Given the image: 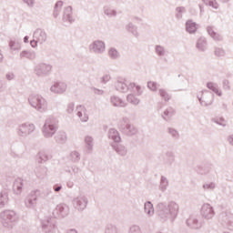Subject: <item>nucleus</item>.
Wrapping results in <instances>:
<instances>
[{"mask_svg": "<svg viewBox=\"0 0 233 233\" xmlns=\"http://www.w3.org/2000/svg\"><path fill=\"white\" fill-rule=\"evenodd\" d=\"M176 17L177 19H181V17H183V12H185V7L180 6V7H177L176 8Z\"/></svg>", "mask_w": 233, "mask_h": 233, "instance_id": "53", "label": "nucleus"}, {"mask_svg": "<svg viewBox=\"0 0 233 233\" xmlns=\"http://www.w3.org/2000/svg\"><path fill=\"white\" fill-rule=\"evenodd\" d=\"M129 233H141V228H139V226H132L129 228Z\"/></svg>", "mask_w": 233, "mask_h": 233, "instance_id": "56", "label": "nucleus"}, {"mask_svg": "<svg viewBox=\"0 0 233 233\" xmlns=\"http://www.w3.org/2000/svg\"><path fill=\"white\" fill-rule=\"evenodd\" d=\"M212 122L216 123V125H219L220 127H227V120L223 117L217 116L215 118H212Z\"/></svg>", "mask_w": 233, "mask_h": 233, "instance_id": "46", "label": "nucleus"}, {"mask_svg": "<svg viewBox=\"0 0 233 233\" xmlns=\"http://www.w3.org/2000/svg\"><path fill=\"white\" fill-rule=\"evenodd\" d=\"M9 47L11 50H21V45H19V43L14 41V40H10L9 41Z\"/></svg>", "mask_w": 233, "mask_h": 233, "instance_id": "49", "label": "nucleus"}, {"mask_svg": "<svg viewBox=\"0 0 233 233\" xmlns=\"http://www.w3.org/2000/svg\"><path fill=\"white\" fill-rule=\"evenodd\" d=\"M207 32L208 35H210V37H212V39H214L215 41H221L222 39L221 35H219V34L214 31V28L212 26L208 25L207 27Z\"/></svg>", "mask_w": 233, "mask_h": 233, "instance_id": "35", "label": "nucleus"}, {"mask_svg": "<svg viewBox=\"0 0 233 233\" xmlns=\"http://www.w3.org/2000/svg\"><path fill=\"white\" fill-rule=\"evenodd\" d=\"M108 137L112 139L113 143H121V135L116 128H110L108 130Z\"/></svg>", "mask_w": 233, "mask_h": 233, "instance_id": "24", "label": "nucleus"}, {"mask_svg": "<svg viewBox=\"0 0 233 233\" xmlns=\"http://www.w3.org/2000/svg\"><path fill=\"white\" fill-rule=\"evenodd\" d=\"M126 30H127V32H130L135 37H139V33L137 32V26H136L134 24L129 23L126 26Z\"/></svg>", "mask_w": 233, "mask_h": 233, "instance_id": "38", "label": "nucleus"}, {"mask_svg": "<svg viewBox=\"0 0 233 233\" xmlns=\"http://www.w3.org/2000/svg\"><path fill=\"white\" fill-rule=\"evenodd\" d=\"M112 79V76H110L109 74L104 75L102 77H100L101 83H104V85H106L107 81H110Z\"/></svg>", "mask_w": 233, "mask_h": 233, "instance_id": "55", "label": "nucleus"}, {"mask_svg": "<svg viewBox=\"0 0 233 233\" xmlns=\"http://www.w3.org/2000/svg\"><path fill=\"white\" fill-rule=\"evenodd\" d=\"M88 205V198L85 195H81L73 199V207L78 210V212H83L86 206Z\"/></svg>", "mask_w": 233, "mask_h": 233, "instance_id": "12", "label": "nucleus"}, {"mask_svg": "<svg viewBox=\"0 0 233 233\" xmlns=\"http://www.w3.org/2000/svg\"><path fill=\"white\" fill-rule=\"evenodd\" d=\"M214 188H216V183L214 182L203 185L204 190H214Z\"/></svg>", "mask_w": 233, "mask_h": 233, "instance_id": "54", "label": "nucleus"}, {"mask_svg": "<svg viewBox=\"0 0 233 233\" xmlns=\"http://www.w3.org/2000/svg\"><path fill=\"white\" fill-rule=\"evenodd\" d=\"M224 90H230V82L227 79H224L222 82Z\"/></svg>", "mask_w": 233, "mask_h": 233, "instance_id": "57", "label": "nucleus"}, {"mask_svg": "<svg viewBox=\"0 0 233 233\" xmlns=\"http://www.w3.org/2000/svg\"><path fill=\"white\" fill-rule=\"evenodd\" d=\"M52 65L46 63H38L34 67V74L36 77H48L52 74Z\"/></svg>", "mask_w": 233, "mask_h": 233, "instance_id": "8", "label": "nucleus"}, {"mask_svg": "<svg viewBox=\"0 0 233 233\" xmlns=\"http://www.w3.org/2000/svg\"><path fill=\"white\" fill-rule=\"evenodd\" d=\"M167 132L171 135L173 139H179V132H177L174 127H168Z\"/></svg>", "mask_w": 233, "mask_h": 233, "instance_id": "48", "label": "nucleus"}, {"mask_svg": "<svg viewBox=\"0 0 233 233\" xmlns=\"http://www.w3.org/2000/svg\"><path fill=\"white\" fill-rule=\"evenodd\" d=\"M20 57L23 59V57H25V59H29L30 61H34L35 57H37V55L35 51H26L24 50L20 53Z\"/></svg>", "mask_w": 233, "mask_h": 233, "instance_id": "31", "label": "nucleus"}, {"mask_svg": "<svg viewBox=\"0 0 233 233\" xmlns=\"http://www.w3.org/2000/svg\"><path fill=\"white\" fill-rule=\"evenodd\" d=\"M115 88L117 92H122L123 94H127V92H133L137 96H141L143 94L140 86L136 85V83H128L127 78L121 76L116 78Z\"/></svg>", "mask_w": 233, "mask_h": 233, "instance_id": "3", "label": "nucleus"}, {"mask_svg": "<svg viewBox=\"0 0 233 233\" xmlns=\"http://www.w3.org/2000/svg\"><path fill=\"white\" fill-rule=\"evenodd\" d=\"M108 57L112 59V61H117L121 57V54L116 47H110L107 51Z\"/></svg>", "mask_w": 233, "mask_h": 233, "instance_id": "30", "label": "nucleus"}, {"mask_svg": "<svg viewBox=\"0 0 233 233\" xmlns=\"http://www.w3.org/2000/svg\"><path fill=\"white\" fill-rule=\"evenodd\" d=\"M55 139L56 143H60L61 145L66 143V139H67L66 133L65 131L58 132L56 135Z\"/></svg>", "mask_w": 233, "mask_h": 233, "instance_id": "36", "label": "nucleus"}, {"mask_svg": "<svg viewBox=\"0 0 233 233\" xmlns=\"http://www.w3.org/2000/svg\"><path fill=\"white\" fill-rule=\"evenodd\" d=\"M93 90H94V94H96V96H103V94H105V91L96 87H94Z\"/></svg>", "mask_w": 233, "mask_h": 233, "instance_id": "63", "label": "nucleus"}, {"mask_svg": "<svg viewBox=\"0 0 233 233\" xmlns=\"http://www.w3.org/2000/svg\"><path fill=\"white\" fill-rule=\"evenodd\" d=\"M73 14V8L71 5L65 7L62 21H64V23H69V25H72V23L76 21V19H74Z\"/></svg>", "mask_w": 233, "mask_h": 233, "instance_id": "18", "label": "nucleus"}, {"mask_svg": "<svg viewBox=\"0 0 233 233\" xmlns=\"http://www.w3.org/2000/svg\"><path fill=\"white\" fill-rule=\"evenodd\" d=\"M158 96H160L161 99L165 101L166 103H168L170 99H172V96L167 92V89L165 88H160L158 89Z\"/></svg>", "mask_w": 233, "mask_h": 233, "instance_id": "34", "label": "nucleus"}, {"mask_svg": "<svg viewBox=\"0 0 233 233\" xmlns=\"http://www.w3.org/2000/svg\"><path fill=\"white\" fill-rule=\"evenodd\" d=\"M69 159L73 163H77L81 159V154H79L77 151H73L70 153Z\"/></svg>", "mask_w": 233, "mask_h": 233, "instance_id": "45", "label": "nucleus"}, {"mask_svg": "<svg viewBox=\"0 0 233 233\" xmlns=\"http://www.w3.org/2000/svg\"><path fill=\"white\" fill-rule=\"evenodd\" d=\"M207 88H208V90H211V92H214V94H216L219 97H221V96H223V93L221 91H219V88L218 87V84H216V83L208 82Z\"/></svg>", "mask_w": 233, "mask_h": 233, "instance_id": "32", "label": "nucleus"}, {"mask_svg": "<svg viewBox=\"0 0 233 233\" xmlns=\"http://www.w3.org/2000/svg\"><path fill=\"white\" fill-rule=\"evenodd\" d=\"M157 86H159V85L157 84V82H154V81L147 82V88H149L151 92H157Z\"/></svg>", "mask_w": 233, "mask_h": 233, "instance_id": "50", "label": "nucleus"}, {"mask_svg": "<svg viewBox=\"0 0 233 233\" xmlns=\"http://www.w3.org/2000/svg\"><path fill=\"white\" fill-rule=\"evenodd\" d=\"M24 186H25V184L23 182V178H21V177L16 178L13 184L14 194H15L16 196H19L21 194V192H23Z\"/></svg>", "mask_w": 233, "mask_h": 233, "instance_id": "21", "label": "nucleus"}, {"mask_svg": "<svg viewBox=\"0 0 233 233\" xmlns=\"http://www.w3.org/2000/svg\"><path fill=\"white\" fill-rule=\"evenodd\" d=\"M51 92L54 94H63L66 92V84L64 82H56L51 87Z\"/></svg>", "mask_w": 233, "mask_h": 233, "instance_id": "20", "label": "nucleus"}, {"mask_svg": "<svg viewBox=\"0 0 233 233\" xmlns=\"http://www.w3.org/2000/svg\"><path fill=\"white\" fill-rule=\"evenodd\" d=\"M155 52L158 57H164V56H167V49L161 45L155 46Z\"/></svg>", "mask_w": 233, "mask_h": 233, "instance_id": "39", "label": "nucleus"}, {"mask_svg": "<svg viewBox=\"0 0 233 233\" xmlns=\"http://www.w3.org/2000/svg\"><path fill=\"white\" fill-rule=\"evenodd\" d=\"M85 143L88 152H92V149L94 148V138L90 136H86L85 137Z\"/></svg>", "mask_w": 233, "mask_h": 233, "instance_id": "40", "label": "nucleus"}, {"mask_svg": "<svg viewBox=\"0 0 233 233\" xmlns=\"http://www.w3.org/2000/svg\"><path fill=\"white\" fill-rule=\"evenodd\" d=\"M0 218L5 223H15L19 219V215L14 210H5L0 213Z\"/></svg>", "mask_w": 233, "mask_h": 233, "instance_id": "15", "label": "nucleus"}, {"mask_svg": "<svg viewBox=\"0 0 233 233\" xmlns=\"http://www.w3.org/2000/svg\"><path fill=\"white\" fill-rule=\"evenodd\" d=\"M5 77H6L7 81H12V79H14V77H15V75H14V73H8L5 75Z\"/></svg>", "mask_w": 233, "mask_h": 233, "instance_id": "64", "label": "nucleus"}, {"mask_svg": "<svg viewBox=\"0 0 233 233\" xmlns=\"http://www.w3.org/2000/svg\"><path fill=\"white\" fill-rule=\"evenodd\" d=\"M127 100L128 101V103H131V105H139V103H141V100H139V98L136 97V96H134V94H129L127 96Z\"/></svg>", "mask_w": 233, "mask_h": 233, "instance_id": "44", "label": "nucleus"}, {"mask_svg": "<svg viewBox=\"0 0 233 233\" xmlns=\"http://www.w3.org/2000/svg\"><path fill=\"white\" fill-rule=\"evenodd\" d=\"M118 128L122 134L128 136L129 137L136 136V134L138 132L137 127H136L134 124L130 123V118H128V116L122 117V119L118 122Z\"/></svg>", "mask_w": 233, "mask_h": 233, "instance_id": "6", "label": "nucleus"}, {"mask_svg": "<svg viewBox=\"0 0 233 233\" xmlns=\"http://www.w3.org/2000/svg\"><path fill=\"white\" fill-rule=\"evenodd\" d=\"M220 221L223 227H228L229 230L233 228V214L230 212H224L220 215Z\"/></svg>", "mask_w": 233, "mask_h": 233, "instance_id": "16", "label": "nucleus"}, {"mask_svg": "<svg viewBox=\"0 0 233 233\" xmlns=\"http://www.w3.org/2000/svg\"><path fill=\"white\" fill-rule=\"evenodd\" d=\"M47 35L46 31L42 28H37L33 33V40L30 41V46L32 48H36L37 45H43V43H46Z\"/></svg>", "mask_w": 233, "mask_h": 233, "instance_id": "7", "label": "nucleus"}, {"mask_svg": "<svg viewBox=\"0 0 233 233\" xmlns=\"http://www.w3.org/2000/svg\"><path fill=\"white\" fill-rule=\"evenodd\" d=\"M59 14H61V9L54 7L53 17H55V19H57V17H59Z\"/></svg>", "mask_w": 233, "mask_h": 233, "instance_id": "59", "label": "nucleus"}, {"mask_svg": "<svg viewBox=\"0 0 233 233\" xmlns=\"http://www.w3.org/2000/svg\"><path fill=\"white\" fill-rule=\"evenodd\" d=\"M8 194H10V190L8 189H3L0 192V208H5V206L8 203Z\"/></svg>", "mask_w": 233, "mask_h": 233, "instance_id": "25", "label": "nucleus"}, {"mask_svg": "<svg viewBox=\"0 0 233 233\" xmlns=\"http://www.w3.org/2000/svg\"><path fill=\"white\" fill-rule=\"evenodd\" d=\"M225 49L221 47H215V56H217V57H225Z\"/></svg>", "mask_w": 233, "mask_h": 233, "instance_id": "52", "label": "nucleus"}, {"mask_svg": "<svg viewBox=\"0 0 233 233\" xmlns=\"http://www.w3.org/2000/svg\"><path fill=\"white\" fill-rule=\"evenodd\" d=\"M156 212L161 221H174L179 214V205L175 201L159 202L156 206Z\"/></svg>", "mask_w": 233, "mask_h": 233, "instance_id": "2", "label": "nucleus"}, {"mask_svg": "<svg viewBox=\"0 0 233 233\" xmlns=\"http://www.w3.org/2000/svg\"><path fill=\"white\" fill-rule=\"evenodd\" d=\"M23 3H25V5H27V6L29 8H34V5L35 3V0H22Z\"/></svg>", "mask_w": 233, "mask_h": 233, "instance_id": "58", "label": "nucleus"}, {"mask_svg": "<svg viewBox=\"0 0 233 233\" xmlns=\"http://www.w3.org/2000/svg\"><path fill=\"white\" fill-rule=\"evenodd\" d=\"M110 147L121 157H125V156H127V154H128V150L127 149V147L120 144V142H116H116H111Z\"/></svg>", "mask_w": 233, "mask_h": 233, "instance_id": "17", "label": "nucleus"}, {"mask_svg": "<svg viewBox=\"0 0 233 233\" xmlns=\"http://www.w3.org/2000/svg\"><path fill=\"white\" fill-rule=\"evenodd\" d=\"M35 130V126L30 123H25L18 127L17 128V135L20 137H27Z\"/></svg>", "mask_w": 233, "mask_h": 233, "instance_id": "11", "label": "nucleus"}, {"mask_svg": "<svg viewBox=\"0 0 233 233\" xmlns=\"http://www.w3.org/2000/svg\"><path fill=\"white\" fill-rule=\"evenodd\" d=\"M186 223L187 226L189 227V228H193V230H199L201 228V222L194 217L187 218Z\"/></svg>", "mask_w": 233, "mask_h": 233, "instance_id": "23", "label": "nucleus"}, {"mask_svg": "<svg viewBox=\"0 0 233 233\" xmlns=\"http://www.w3.org/2000/svg\"><path fill=\"white\" fill-rule=\"evenodd\" d=\"M52 157L48 155V153L45 151H40L38 153V163H46V161H48Z\"/></svg>", "mask_w": 233, "mask_h": 233, "instance_id": "41", "label": "nucleus"}, {"mask_svg": "<svg viewBox=\"0 0 233 233\" xmlns=\"http://www.w3.org/2000/svg\"><path fill=\"white\" fill-rule=\"evenodd\" d=\"M110 103L113 105V106L122 107L125 108L127 106V103L123 101V99L119 98V96H112L110 97Z\"/></svg>", "mask_w": 233, "mask_h": 233, "instance_id": "26", "label": "nucleus"}, {"mask_svg": "<svg viewBox=\"0 0 233 233\" xmlns=\"http://www.w3.org/2000/svg\"><path fill=\"white\" fill-rule=\"evenodd\" d=\"M56 132H57V119L54 116H49L46 119L42 127L43 136L46 139H49V137L56 135Z\"/></svg>", "mask_w": 233, "mask_h": 233, "instance_id": "5", "label": "nucleus"}, {"mask_svg": "<svg viewBox=\"0 0 233 233\" xmlns=\"http://www.w3.org/2000/svg\"><path fill=\"white\" fill-rule=\"evenodd\" d=\"M202 1L207 6H210L211 8H214V10H218V8H219V4H218V1L216 0H202Z\"/></svg>", "mask_w": 233, "mask_h": 233, "instance_id": "43", "label": "nucleus"}, {"mask_svg": "<svg viewBox=\"0 0 233 233\" xmlns=\"http://www.w3.org/2000/svg\"><path fill=\"white\" fill-rule=\"evenodd\" d=\"M46 172H48V169H46V167L44 166L36 167L35 168L36 177H43V176L46 175Z\"/></svg>", "mask_w": 233, "mask_h": 233, "instance_id": "37", "label": "nucleus"}, {"mask_svg": "<svg viewBox=\"0 0 233 233\" xmlns=\"http://www.w3.org/2000/svg\"><path fill=\"white\" fill-rule=\"evenodd\" d=\"M104 14L107 15V17H116V15H117V11L108 7H104Z\"/></svg>", "mask_w": 233, "mask_h": 233, "instance_id": "47", "label": "nucleus"}, {"mask_svg": "<svg viewBox=\"0 0 233 233\" xmlns=\"http://www.w3.org/2000/svg\"><path fill=\"white\" fill-rule=\"evenodd\" d=\"M186 30L188 34H196L198 32V24L192 20H187L186 22Z\"/></svg>", "mask_w": 233, "mask_h": 233, "instance_id": "29", "label": "nucleus"}, {"mask_svg": "<svg viewBox=\"0 0 233 233\" xmlns=\"http://www.w3.org/2000/svg\"><path fill=\"white\" fill-rule=\"evenodd\" d=\"M41 196V191L35 189L31 191L25 199V205L26 208H35L37 207V199Z\"/></svg>", "mask_w": 233, "mask_h": 233, "instance_id": "9", "label": "nucleus"}, {"mask_svg": "<svg viewBox=\"0 0 233 233\" xmlns=\"http://www.w3.org/2000/svg\"><path fill=\"white\" fill-rule=\"evenodd\" d=\"M176 116V109H174L172 106L167 107L162 114V118L164 121H168L169 119H172Z\"/></svg>", "mask_w": 233, "mask_h": 233, "instance_id": "27", "label": "nucleus"}, {"mask_svg": "<svg viewBox=\"0 0 233 233\" xmlns=\"http://www.w3.org/2000/svg\"><path fill=\"white\" fill-rule=\"evenodd\" d=\"M144 212L147 216H154V204L151 201H147L144 204Z\"/></svg>", "mask_w": 233, "mask_h": 233, "instance_id": "33", "label": "nucleus"}, {"mask_svg": "<svg viewBox=\"0 0 233 233\" xmlns=\"http://www.w3.org/2000/svg\"><path fill=\"white\" fill-rule=\"evenodd\" d=\"M70 214V208L68 205L65 203L58 204L56 208L53 210L54 218H46V219L42 220V230L45 233H52L56 230V218H66Z\"/></svg>", "mask_w": 233, "mask_h": 233, "instance_id": "1", "label": "nucleus"}, {"mask_svg": "<svg viewBox=\"0 0 233 233\" xmlns=\"http://www.w3.org/2000/svg\"><path fill=\"white\" fill-rule=\"evenodd\" d=\"M167 188H168V179L167 178V177L162 176L160 178L159 189L161 190V192H165Z\"/></svg>", "mask_w": 233, "mask_h": 233, "instance_id": "42", "label": "nucleus"}, {"mask_svg": "<svg viewBox=\"0 0 233 233\" xmlns=\"http://www.w3.org/2000/svg\"><path fill=\"white\" fill-rule=\"evenodd\" d=\"M54 8H56L57 10H61L63 8V1L59 0L55 4Z\"/></svg>", "mask_w": 233, "mask_h": 233, "instance_id": "61", "label": "nucleus"}, {"mask_svg": "<svg viewBox=\"0 0 233 233\" xmlns=\"http://www.w3.org/2000/svg\"><path fill=\"white\" fill-rule=\"evenodd\" d=\"M201 96L199 95L197 96L200 105L203 106H208L214 103V93L210 92L209 90H202L200 92Z\"/></svg>", "mask_w": 233, "mask_h": 233, "instance_id": "10", "label": "nucleus"}, {"mask_svg": "<svg viewBox=\"0 0 233 233\" xmlns=\"http://www.w3.org/2000/svg\"><path fill=\"white\" fill-rule=\"evenodd\" d=\"M29 105L37 110V112H46L48 110V102L43 96L32 94L28 97Z\"/></svg>", "mask_w": 233, "mask_h": 233, "instance_id": "4", "label": "nucleus"}, {"mask_svg": "<svg viewBox=\"0 0 233 233\" xmlns=\"http://www.w3.org/2000/svg\"><path fill=\"white\" fill-rule=\"evenodd\" d=\"M196 46L199 52H205L207 50V38H205V36H200L197 40Z\"/></svg>", "mask_w": 233, "mask_h": 233, "instance_id": "28", "label": "nucleus"}, {"mask_svg": "<svg viewBox=\"0 0 233 233\" xmlns=\"http://www.w3.org/2000/svg\"><path fill=\"white\" fill-rule=\"evenodd\" d=\"M76 116L82 123H86V121H88V113L85 106L80 105L76 106Z\"/></svg>", "mask_w": 233, "mask_h": 233, "instance_id": "19", "label": "nucleus"}, {"mask_svg": "<svg viewBox=\"0 0 233 233\" xmlns=\"http://www.w3.org/2000/svg\"><path fill=\"white\" fill-rule=\"evenodd\" d=\"M74 106H75L74 103H69L67 105V109H66L67 114H72V112H74Z\"/></svg>", "mask_w": 233, "mask_h": 233, "instance_id": "60", "label": "nucleus"}, {"mask_svg": "<svg viewBox=\"0 0 233 233\" xmlns=\"http://www.w3.org/2000/svg\"><path fill=\"white\" fill-rule=\"evenodd\" d=\"M106 50V45L102 40H95L89 45V51L93 54H105Z\"/></svg>", "mask_w": 233, "mask_h": 233, "instance_id": "13", "label": "nucleus"}, {"mask_svg": "<svg viewBox=\"0 0 233 233\" xmlns=\"http://www.w3.org/2000/svg\"><path fill=\"white\" fill-rule=\"evenodd\" d=\"M200 214L204 219L209 220L216 216V211L214 210V207H212V205L205 203L201 207Z\"/></svg>", "mask_w": 233, "mask_h": 233, "instance_id": "14", "label": "nucleus"}, {"mask_svg": "<svg viewBox=\"0 0 233 233\" xmlns=\"http://www.w3.org/2000/svg\"><path fill=\"white\" fill-rule=\"evenodd\" d=\"M176 161V156L172 151H167L163 155V163L164 165H167V167H171V165Z\"/></svg>", "mask_w": 233, "mask_h": 233, "instance_id": "22", "label": "nucleus"}, {"mask_svg": "<svg viewBox=\"0 0 233 233\" xmlns=\"http://www.w3.org/2000/svg\"><path fill=\"white\" fill-rule=\"evenodd\" d=\"M63 188V186L61 184H56L54 187H53V190L55 192H60V190Z\"/></svg>", "mask_w": 233, "mask_h": 233, "instance_id": "62", "label": "nucleus"}, {"mask_svg": "<svg viewBox=\"0 0 233 233\" xmlns=\"http://www.w3.org/2000/svg\"><path fill=\"white\" fill-rule=\"evenodd\" d=\"M105 233H117V228L112 224L106 227Z\"/></svg>", "mask_w": 233, "mask_h": 233, "instance_id": "51", "label": "nucleus"}]
</instances>
